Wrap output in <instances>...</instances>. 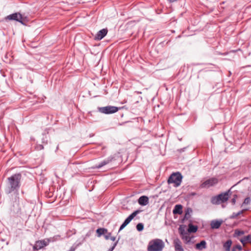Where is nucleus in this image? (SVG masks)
Here are the masks:
<instances>
[{
  "instance_id": "5701e85b",
  "label": "nucleus",
  "mask_w": 251,
  "mask_h": 251,
  "mask_svg": "<svg viewBox=\"0 0 251 251\" xmlns=\"http://www.w3.org/2000/svg\"><path fill=\"white\" fill-rule=\"evenodd\" d=\"M97 233H98V236H100L101 235L106 233L107 230L105 228H100L97 230Z\"/></svg>"
},
{
  "instance_id": "9b49d317",
  "label": "nucleus",
  "mask_w": 251,
  "mask_h": 251,
  "mask_svg": "<svg viewBox=\"0 0 251 251\" xmlns=\"http://www.w3.org/2000/svg\"><path fill=\"white\" fill-rule=\"evenodd\" d=\"M148 251H157V239L151 241L148 247Z\"/></svg>"
},
{
  "instance_id": "2eb2a0df",
  "label": "nucleus",
  "mask_w": 251,
  "mask_h": 251,
  "mask_svg": "<svg viewBox=\"0 0 251 251\" xmlns=\"http://www.w3.org/2000/svg\"><path fill=\"white\" fill-rule=\"evenodd\" d=\"M196 249L201 251L206 248V243L204 240L201 241L200 243L196 244Z\"/></svg>"
},
{
  "instance_id": "0eeeda50",
  "label": "nucleus",
  "mask_w": 251,
  "mask_h": 251,
  "mask_svg": "<svg viewBox=\"0 0 251 251\" xmlns=\"http://www.w3.org/2000/svg\"><path fill=\"white\" fill-rule=\"evenodd\" d=\"M139 210L135 211L131 215H130L124 221L123 224L120 227L119 231L124 228L130 222V221L139 213Z\"/></svg>"
},
{
  "instance_id": "412c9836",
  "label": "nucleus",
  "mask_w": 251,
  "mask_h": 251,
  "mask_svg": "<svg viewBox=\"0 0 251 251\" xmlns=\"http://www.w3.org/2000/svg\"><path fill=\"white\" fill-rule=\"evenodd\" d=\"M164 247V244L163 242L160 239H158L157 241V251H162V249Z\"/></svg>"
},
{
  "instance_id": "39448f33",
  "label": "nucleus",
  "mask_w": 251,
  "mask_h": 251,
  "mask_svg": "<svg viewBox=\"0 0 251 251\" xmlns=\"http://www.w3.org/2000/svg\"><path fill=\"white\" fill-rule=\"evenodd\" d=\"M218 182V179L215 177H212L209 179H208L202 182L200 185V187L201 188H208L210 187L214 186L217 184Z\"/></svg>"
},
{
  "instance_id": "aec40b11",
  "label": "nucleus",
  "mask_w": 251,
  "mask_h": 251,
  "mask_svg": "<svg viewBox=\"0 0 251 251\" xmlns=\"http://www.w3.org/2000/svg\"><path fill=\"white\" fill-rule=\"evenodd\" d=\"M198 230V226H194L191 224H189L188 231L189 233H195L197 232Z\"/></svg>"
},
{
  "instance_id": "ddd939ff",
  "label": "nucleus",
  "mask_w": 251,
  "mask_h": 251,
  "mask_svg": "<svg viewBox=\"0 0 251 251\" xmlns=\"http://www.w3.org/2000/svg\"><path fill=\"white\" fill-rule=\"evenodd\" d=\"M113 159V157L110 156V157L106 158L105 159H104L103 161H102L100 164L98 165L96 167V168H100L108 164L110 162H111Z\"/></svg>"
},
{
  "instance_id": "f03ea898",
  "label": "nucleus",
  "mask_w": 251,
  "mask_h": 251,
  "mask_svg": "<svg viewBox=\"0 0 251 251\" xmlns=\"http://www.w3.org/2000/svg\"><path fill=\"white\" fill-rule=\"evenodd\" d=\"M230 193V190L221 193L217 196L213 197L211 198V202L213 204H219L221 202H226L229 198V194Z\"/></svg>"
},
{
  "instance_id": "bb28decb",
  "label": "nucleus",
  "mask_w": 251,
  "mask_h": 251,
  "mask_svg": "<svg viewBox=\"0 0 251 251\" xmlns=\"http://www.w3.org/2000/svg\"><path fill=\"white\" fill-rule=\"evenodd\" d=\"M251 202V199L249 197H247L245 198V199L244 201V202L242 205L243 206L244 204H248Z\"/></svg>"
},
{
  "instance_id": "f257e3e1",
  "label": "nucleus",
  "mask_w": 251,
  "mask_h": 251,
  "mask_svg": "<svg viewBox=\"0 0 251 251\" xmlns=\"http://www.w3.org/2000/svg\"><path fill=\"white\" fill-rule=\"evenodd\" d=\"M21 178L22 175L20 173L15 174L7 178L6 191L8 193H11L20 188Z\"/></svg>"
},
{
  "instance_id": "1a4fd4ad",
  "label": "nucleus",
  "mask_w": 251,
  "mask_h": 251,
  "mask_svg": "<svg viewBox=\"0 0 251 251\" xmlns=\"http://www.w3.org/2000/svg\"><path fill=\"white\" fill-rule=\"evenodd\" d=\"M108 30L107 28H103L100 30L95 36V40L99 41L101 40L107 34Z\"/></svg>"
},
{
  "instance_id": "b1692460",
  "label": "nucleus",
  "mask_w": 251,
  "mask_h": 251,
  "mask_svg": "<svg viewBox=\"0 0 251 251\" xmlns=\"http://www.w3.org/2000/svg\"><path fill=\"white\" fill-rule=\"evenodd\" d=\"M244 233H245V232L243 230L236 229V230H235L233 236L234 237H237L238 236H239L244 234Z\"/></svg>"
},
{
  "instance_id": "dca6fc26",
  "label": "nucleus",
  "mask_w": 251,
  "mask_h": 251,
  "mask_svg": "<svg viewBox=\"0 0 251 251\" xmlns=\"http://www.w3.org/2000/svg\"><path fill=\"white\" fill-rule=\"evenodd\" d=\"M173 212L174 214H181L182 213V206L180 204L176 205L173 210Z\"/></svg>"
},
{
  "instance_id": "7c9ffc66",
  "label": "nucleus",
  "mask_w": 251,
  "mask_h": 251,
  "mask_svg": "<svg viewBox=\"0 0 251 251\" xmlns=\"http://www.w3.org/2000/svg\"><path fill=\"white\" fill-rule=\"evenodd\" d=\"M116 244H117V243H115L114 244V245L113 246V247L111 248V251H112L114 250V249L115 248V246H116Z\"/></svg>"
},
{
  "instance_id": "473e14b6",
  "label": "nucleus",
  "mask_w": 251,
  "mask_h": 251,
  "mask_svg": "<svg viewBox=\"0 0 251 251\" xmlns=\"http://www.w3.org/2000/svg\"><path fill=\"white\" fill-rule=\"evenodd\" d=\"M108 237L107 236H106V239H108Z\"/></svg>"
},
{
  "instance_id": "6e6552de",
  "label": "nucleus",
  "mask_w": 251,
  "mask_h": 251,
  "mask_svg": "<svg viewBox=\"0 0 251 251\" xmlns=\"http://www.w3.org/2000/svg\"><path fill=\"white\" fill-rule=\"evenodd\" d=\"M49 242V241L48 240L47 241H45V240L37 241L33 246V249L34 250H39L41 249L44 247L47 246Z\"/></svg>"
},
{
  "instance_id": "a878e982",
  "label": "nucleus",
  "mask_w": 251,
  "mask_h": 251,
  "mask_svg": "<svg viewBox=\"0 0 251 251\" xmlns=\"http://www.w3.org/2000/svg\"><path fill=\"white\" fill-rule=\"evenodd\" d=\"M136 228L139 231H142L144 228V225L142 223H139L136 226Z\"/></svg>"
},
{
  "instance_id": "4468645a",
  "label": "nucleus",
  "mask_w": 251,
  "mask_h": 251,
  "mask_svg": "<svg viewBox=\"0 0 251 251\" xmlns=\"http://www.w3.org/2000/svg\"><path fill=\"white\" fill-rule=\"evenodd\" d=\"M222 224V221H219L218 220H213L210 223L211 228L212 229H218L219 228Z\"/></svg>"
},
{
  "instance_id": "423d86ee",
  "label": "nucleus",
  "mask_w": 251,
  "mask_h": 251,
  "mask_svg": "<svg viewBox=\"0 0 251 251\" xmlns=\"http://www.w3.org/2000/svg\"><path fill=\"white\" fill-rule=\"evenodd\" d=\"M6 20H15L20 23H23V18L19 13H15L6 16L5 18Z\"/></svg>"
},
{
  "instance_id": "f8f14e48",
  "label": "nucleus",
  "mask_w": 251,
  "mask_h": 251,
  "mask_svg": "<svg viewBox=\"0 0 251 251\" xmlns=\"http://www.w3.org/2000/svg\"><path fill=\"white\" fill-rule=\"evenodd\" d=\"M174 244L175 251H184L183 248L181 245V242L179 239L176 238L175 239Z\"/></svg>"
},
{
  "instance_id": "393cba45",
  "label": "nucleus",
  "mask_w": 251,
  "mask_h": 251,
  "mask_svg": "<svg viewBox=\"0 0 251 251\" xmlns=\"http://www.w3.org/2000/svg\"><path fill=\"white\" fill-rule=\"evenodd\" d=\"M242 250V247L240 245H236L233 247L231 251H241Z\"/></svg>"
},
{
  "instance_id": "4be33fe9",
  "label": "nucleus",
  "mask_w": 251,
  "mask_h": 251,
  "mask_svg": "<svg viewBox=\"0 0 251 251\" xmlns=\"http://www.w3.org/2000/svg\"><path fill=\"white\" fill-rule=\"evenodd\" d=\"M247 210H248V209H243V210L239 211L237 213L234 212V213H232V214L230 216V218H231V219H235L237 217L239 216L240 215L243 214L245 211H246Z\"/></svg>"
},
{
  "instance_id": "6ab92c4d",
  "label": "nucleus",
  "mask_w": 251,
  "mask_h": 251,
  "mask_svg": "<svg viewBox=\"0 0 251 251\" xmlns=\"http://www.w3.org/2000/svg\"><path fill=\"white\" fill-rule=\"evenodd\" d=\"M232 245V241L231 240H227L223 245L225 251H230V248Z\"/></svg>"
},
{
  "instance_id": "f3484780",
  "label": "nucleus",
  "mask_w": 251,
  "mask_h": 251,
  "mask_svg": "<svg viewBox=\"0 0 251 251\" xmlns=\"http://www.w3.org/2000/svg\"><path fill=\"white\" fill-rule=\"evenodd\" d=\"M239 240L244 246L247 243H251V235H248L246 236H244Z\"/></svg>"
},
{
  "instance_id": "c756f323",
  "label": "nucleus",
  "mask_w": 251,
  "mask_h": 251,
  "mask_svg": "<svg viewBox=\"0 0 251 251\" xmlns=\"http://www.w3.org/2000/svg\"><path fill=\"white\" fill-rule=\"evenodd\" d=\"M179 230L180 234H181V235L183 234V232H184V229L183 230L182 229V226H180V227L179 228Z\"/></svg>"
},
{
  "instance_id": "9d476101",
  "label": "nucleus",
  "mask_w": 251,
  "mask_h": 251,
  "mask_svg": "<svg viewBox=\"0 0 251 251\" xmlns=\"http://www.w3.org/2000/svg\"><path fill=\"white\" fill-rule=\"evenodd\" d=\"M23 205V203L22 201L20 200V198L19 196H16L15 198V200L13 201V206L14 209L16 210H21L22 206Z\"/></svg>"
},
{
  "instance_id": "20e7f679",
  "label": "nucleus",
  "mask_w": 251,
  "mask_h": 251,
  "mask_svg": "<svg viewBox=\"0 0 251 251\" xmlns=\"http://www.w3.org/2000/svg\"><path fill=\"white\" fill-rule=\"evenodd\" d=\"M119 108L114 106H107L99 108V111L101 113L110 114L116 113L119 110Z\"/></svg>"
},
{
  "instance_id": "2f4dec72",
  "label": "nucleus",
  "mask_w": 251,
  "mask_h": 251,
  "mask_svg": "<svg viewBox=\"0 0 251 251\" xmlns=\"http://www.w3.org/2000/svg\"><path fill=\"white\" fill-rule=\"evenodd\" d=\"M110 239H111L112 241H115V237H110Z\"/></svg>"
},
{
  "instance_id": "cd10ccee",
  "label": "nucleus",
  "mask_w": 251,
  "mask_h": 251,
  "mask_svg": "<svg viewBox=\"0 0 251 251\" xmlns=\"http://www.w3.org/2000/svg\"><path fill=\"white\" fill-rule=\"evenodd\" d=\"M237 198V195H234L233 198L231 200V202L233 205H234L235 204Z\"/></svg>"
},
{
  "instance_id": "7ed1b4c3",
  "label": "nucleus",
  "mask_w": 251,
  "mask_h": 251,
  "mask_svg": "<svg viewBox=\"0 0 251 251\" xmlns=\"http://www.w3.org/2000/svg\"><path fill=\"white\" fill-rule=\"evenodd\" d=\"M182 176L179 172L173 173L168 179L169 184L173 183L175 187L179 186L182 181Z\"/></svg>"
},
{
  "instance_id": "a211bd4d",
  "label": "nucleus",
  "mask_w": 251,
  "mask_h": 251,
  "mask_svg": "<svg viewBox=\"0 0 251 251\" xmlns=\"http://www.w3.org/2000/svg\"><path fill=\"white\" fill-rule=\"evenodd\" d=\"M138 202L140 205H146L148 203V198L143 196L138 199Z\"/></svg>"
},
{
  "instance_id": "c85d7f7f",
  "label": "nucleus",
  "mask_w": 251,
  "mask_h": 251,
  "mask_svg": "<svg viewBox=\"0 0 251 251\" xmlns=\"http://www.w3.org/2000/svg\"><path fill=\"white\" fill-rule=\"evenodd\" d=\"M189 210L192 212V210L191 209H188L187 211L185 212V218L188 219L189 218Z\"/></svg>"
}]
</instances>
